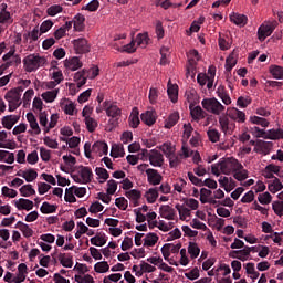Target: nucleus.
Here are the masks:
<instances>
[{"label":"nucleus","instance_id":"1","mask_svg":"<svg viewBox=\"0 0 283 283\" xmlns=\"http://www.w3.org/2000/svg\"><path fill=\"white\" fill-rule=\"evenodd\" d=\"M92 151L98 154V156H107L109 151V146L105 142H95L92 146V143L86 142L84 144V155L87 158H92Z\"/></svg>","mask_w":283,"mask_h":283},{"label":"nucleus","instance_id":"2","mask_svg":"<svg viewBox=\"0 0 283 283\" xmlns=\"http://www.w3.org/2000/svg\"><path fill=\"white\" fill-rule=\"evenodd\" d=\"M44 63H46L45 57L35 54H30L23 59L25 72H36Z\"/></svg>","mask_w":283,"mask_h":283},{"label":"nucleus","instance_id":"3","mask_svg":"<svg viewBox=\"0 0 283 283\" xmlns=\"http://www.w3.org/2000/svg\"><path fill=\"white\" fill-rule=\"evenodd\" d=\"M201 105L206 112L214 114V116H220L226 109L224 105H222L216 97L202 99Z\"/></svg>","mask_w":283,"mask_h":283},{"label":"nucleus","instance_id":"4","mask_svg":"<svg viewBox=\"0 0 283 283\" xmlns=\"http://www.w3.org/2000/svg\"><path fill=\"white\" fill-rule=\"evenodd\" d=\"M220 171L226 176H229L232 171H240V169H244V166L238 161L235 158H228L219 161Z\"/></svg>","mask_w":283,"mask_h":283},{"label":"nucleus","instance_id":"5","mask_svg":"<svg viewBox=\"0 0 283 283\" xmlns=\"http://www.w3.org/2000/svg\"><path fill=\"white\" fill-rule=\"evenodd\" d=\"M277 28V21L268 22L266 24H261L258 29V39L261 41H266L268 36H271L275 29Z\"/></svg>","mask_w":283,"mask_h":283},{"label":"nucleus","instance_id":"6","mask_svg":"<svg viewBox=\"0 0 283 283\" xmlns=\"http://www.w3.org/2000/svg\"><path fill=\"white\" fill-rule=\"evenodd\" d=\"M230 117L227 115H222L219 117V125L220 129L223 134H228V136H231L233 132H235V122L229 119Z\"/></svg>","mask_w":283,"mask_h":283},{"label":"nucleus","instance_id":"7","mask_svg":"<svg viewBox=\"0 0 283 283\" xmlns=\"http://www.w3.org/2000/svg\"><path fill=\"white\" fill-rule=\"evenodd\" d=\"M146 176L149 185H153L154 187L163 182V175H160L158 170L154 168L146 169Z\"/></svg>","mask_w":283,"mask_h":283},{"label":"nucleus","instance_id":"8","mask_svg":"<svg viewBox=\"0 0 283 283\" xmlns=\"http://www.w3.org/2000/svg\"><path fill=\"white\" fill-rule=\"evenodd\" d=\"M73 45L77 54H87V52H90V43H87L85 38L74 40Z\"/></svg>","mask_w":283,"mask_h":283},{"label":"nucleus","instance_id":"9","mask_svg":"<svg viewBox=\"0 0 283 283\" xmlns=\"http://www.w3.org/2000/svg\"><path fill=\"white\" fill-rule=\"evenodd\" d=\"M228 116L232 122L247 123V114L235 107L228 108Z\"/></svg>","mask_w":283,"mask_h":283},{"label":"nucleus","instance_id":"10","mask_svg":"<svg viewBox=\"0 0 283 283\" xmlns=\"http://www.w3.org/2000/svg\"><path fill=\"white\" fill-rule=\"evenodd\" d=\"M104 109H106V116L111 118H120L122 111L115 104H109V101L103 103Z\"/></svg>","mask_w":283,"mask_h":283},{"label":"nucleus","instance_id":"11","mask_svg":"<svg viewBox=\"0 0 283 283\" xmlns=\"http://www.w3.org/2000/svg\"><path fill=\"white\" fill-rule=\"evenodd\" d=\"M142 123L147 125L148 127H151L153 125H156V120H158V115L156 114V111H146L140 115Z\"/></svg>","mask_w":283,"mask_h":283},{"label":"nucleus","instance_id":"12","mask_svg":"<svg viewBox=\"0 0 283 283\" xmlns=\"http://www.w3.org/2000/svg\"><path fill=\"white\" fill-rule=\"evenodd\" d=\"M64 67L71 72H76V70H81V67H83V62H81V59L76 56L70 57L64 61Z\"/></svg>","mask_w":283,"mask_h":283},{"label":"nucleus","instance_id":"13","mask_svg":"<svg viewBox=\"0 0 283 283\" xmlns=\"http://www.w3.org/2000/svg\"><path fill=\"white\" fill-rule=\"evenodd\" d=\"M148 160L153 167H163V163L165 161L163 154L156 149L150 151Z\"/></svg>","mask_w":283,"mask_h":283},{"label":"nucleus","instance_id":"14","mask_svg":"<svg viewBox=\"0 0 283 283\" xmlns=\"http://www.w3.org/2000/svg\"><path fill=\"white\" fill-rule=\"evenodd\" d=\"M17 176H20V178H24L27 182H34L36 178H39V172L36 170L30 168L28 170H19L17 172Z\"/></svg>","mask_w":283,"mask_h":283},{"label":"nucleus","instance_id":"15","mask_svg":"<svg viewBox=\"0 0 283 283\" xmlns=\"http://www.w3.org/2000/svg\"><path fill=\"white\" fill-rule=\"evenodd\" d=\"M14 206L19 211H32V209H34V202L30 199L20 198L14 201Z\"/></svg>","mask_w":283,"mask_h":283},{"label":"nucleus","instance_id":"16","mask_svg":"<svg viewBox=\"0 0 283 283\" xmlns=\"http://www.w3.org/2000/svg\"><path fill=\"white\" fill-rule=\"evenodd\" d=\"M159 213L165 220H175L176 218V209L171 208L169 205L160 206Z\"/></svg>","mask_w":283,"mask_h":283},{"label":"nucleus","instance_id":"17","mask_svg":"<svg viewBox=\"0 0 283 283\" xmlns=\"http://www.w3.org/2000/svg\"><path fill=\"white\" fill-rule=\"evenodd\" d=\"M80 176L82 178V185H87V182H92L94 172H92V168H90L87 166H81L80 167Z\"/></svg>","mask_w":283,"mask_h":283},{"label":"nucleus","instance_id":"18","mask_svg":"<svg viewBox=\"0 0 283 283\" xmlns=\"http://www.w3.org/2000/svg\"><path fill=\"white\" fill-rule=\"evenodd\" d=\"M27 120L31 129L33 130V134H35V136H39V134H41V127L39 126V122L36 120V116H34V113H28Z\"/></svg>","mask_w":283,"mask_h":283},{"label":"nucleus","instance_id":"19","mask_svg":"<svg viewBox=\"0 0 283 283\" xmlns=\"http://www.w3.org/2000/svg\"><path fill=\"white\" fill-rule=\"evenodd\" d=\"M178 120H180V114L178 112L171 113L164 123L165 129H171V127H176V125H178Z\"/></svg>","mask_w":283,"mask_h":283},{"label":"nucleus","instance_id":"20","mask_svg":"<svg viewBox=\"0 0 283 283\" xmlns=\"http://www.w3.org/2000/svg\"><path fill=\"white\" fill-rule=\"evenodd\" d=\"M73 25L76 32H83L85 30V15L77 13L73 18Z\"/></svg>","mask_w":283,"mask_h":283},{"label":"nucleus","instance_id":"21","mask_svg":"<svg viewBox=\"0 0 283 283\" xmlns=\"http://www.w3.org/2000/svg\"><path fill=\"white\" fill-rule=\"evenodd\" d=\"M19 116L17 115H7L2 118V126L6 129H12L17 123H19Z\"/></svg>","mask_w":283,"mask_h":283},{"label":"nucleus","instance_id":"22","mask_svg":"<svg viewBox=\"0 0 283 283\" xmlns=\"http://www.w3.org/2000/svg\"><path fill=\"white\" fill-rule=\"evenodd\" d=\"M217 95L224 105H231V96L227 93L224 85H219L217 88Z\"/></svg>","mask_w":283,"mask_h":283},{"label":"nucleus","instance_id":"23","mask_svg":"<svg viewBox=\"0 0 283 283\" xmlns=\"http://www.w3.org/2000/svg\"><path fill=\"white\" fill-rule=\"evenodd\" d=\"M4 99L8 103H14L15 105H21V94L17 93V91L12 88L9 92H7V94L4 95Z\"/></svg>","mask_w":283,"mask_h":283},{"label":"nucleus","instance_id":"24","mask_svg":"<svg viewBox=\"0 0 283 283\" xmlns=\"http://www.w3.org/2000/svg\"><path fill=\"white\" fill-rule=\"evenodd\" d=\"M230 21L234 23L235 25H240L241 28H244L247 25V22L249 19L244 14L240 13H232L230 14Z\"/></svg>","mask_w":283,"mask_h":283},{"label":"nucleus","instance_id":"25","mask_svg":"<svg viewBox=\"0 0 283 283\" xmlns=\"http://www.w3.org/2000/svg\"><path fill=\"white\" fill-rule=\"evenodd\" d=\"M74 81L77 83V87H83L87 83V69H83L74 74Z\"/></svg>","mask_w":283,"mask_h":283},{"label":"nucleus","instance_id":"26","mask_svg":"<svg viewBox=\"0 0 283 283\" xmlns=\"http://www.w3.org/2000/svg\"><path fill=\"white\" fill-rule=\"evenodd\" d=\"M139 114L140 113L138 112V107H134L132 109L128 120H129V125H130V127H133V129H136L140 125V117H138Z\"/></svg>","mask_w":283,"mask_h":283},{"label":"nucleus","instance_id":"27","mask_svg":"<svg viewBox=\"0 0 283 283\" xmlns=\"http://www.w3.org/2000/svg\"><path fill=\"white\" fill-rule=\"evenodd\" d=\"M15 229H20L24 238H32V235H34V230H32V228H30V226L27 223H23V221H18Z\"/></svg>","mask_w":283,"mask_h":283},{"label":"nucleus","instance_id":"28","mask_svg":"<svg viewBox=\"0 0 283 283\" xmlns=\"http://www.w3.org/2000/svg\"><path fill=\"white\" fill-rule=\"evenodd\" d=\"M255 247L245 245L243 250H233V253L239 254V260H241V262H247V260H249V255H251V251H253Z\"/></svg>","mask_w":283,"mask_h":283},{"label":"nucleus","instance_id":"29","mask_svg":"<svg viewBox=\"0 0 283 283\" xmlns=\"http://www.w3.org/2000/svg\"><path fill=\"white\" fill-rule=\"evenodd\" d=\"M190 116L193 118V120H202L205 118V111L200 106L190 105Z\"/></svg>","mask_w":283,"mask_h":283},{"label":"nucleus","instance_id":"30","mask_svg":"<svg viewBox=\"0 0 283 283\" xmlns=\"http://www.w3.org/2000/svg\"><path fill=\"white\" fill-rule=\"evenodd\" d=\"M135 43L138 48H147L149 45V34L148 33H139L135 39Z\"/></svg>","mask_w":283,"mask_h":283},{"label":"nucleus","instance_id":"31","mask_svg":"<svg viewBox=\"0 0 283 283\" xmlns=\"http://www.w3.org/2000/svg\"><path fill=\"white\" fill-rule=\"evenodd\" d=\"M158 234L154 233V232H149L148 234H146L145 239H144V247H156V244L158 243Z\"/></svg>","mask_w":283,"mask_h":283},{"label":"nucleus","instance_id":"32","mask_svg":"<svg viewBox=\"0 0 283 283\" xmlns=\"http://www.w3.org/2000/svg\"><path fill=\"white\" fill-rule=\"evenodd\" d=\"M57 258L60 260V264H62V266H64L65 269H72V266H74V261H72V256L65 253H60Z\"/></svg>","mask_w":283,"mask_h":283},{"label":"nucleus","instance_id":"33","mask_svg":"<svg viewBox=\"0 0 283 283\" xmlns=\"http://www.w3.org/2000/svg\"><path fill=\"white\" fill-rule=\"evenodd\" d=\"M145 198L149 205H154L158 199V187L148 189L145 193Z\"/></svg>","mask_w":283,"mask_h":283},{"label":"nucleus","instance_id":"34","mask_svg":"<svg viewBox=\"0 0 283 283\" xmlns=\"http://www.w3.org/2000/svg\"><path fill=\"white\" fill-rule=\"evenodd\" d=\"M91 244L93 247H105L107 244V239H105V233H97L91 239Z\"/></svg>","mask_w":283,"mask_h":283},{"label":"nucleus","instance_id":"35","mask_svg":"<svg viewBox=\"0 0 283 283\" xmlns=\"http://www.w3.org/2000/svg\"><path fill=\"white\" fill-rule=\"evenodd\" d=\"M167 94L171 103H178V85L168 83Z\"/></svg>","mask_w":283,"mask_h":283},{"label":"nucleus","instance_id":"36","mask_svg":"<svg viewBox=\"0 0 283 283\" xmlns=\"http://www.w3.org/2000/svg\"><path fill=\"white\" fill-rule=\"evenodd\" d=\"M56 96H59V88L46 91L42 94V98L45 103H54V101H56Z\"/></svg>","mask_w":283,"mask_h":283},{"label":"nucleus","instance_id":"37","mask_svg":"<svg viewBox=\"0 0 283 283\" xmlns=\"http://www.w3.org/2000/svg\"><path fill=\"white\" fill-rule=\"evenodd\" d=\"M268 189L271 191V193H277V191H282L283 185L282 181H280V178H274L273 181L269 184Z\"/></svg>","mask_w":283,"mask_h":283},{"label":"nucleus","instance_id":"38","mask_svg":"<svg viewBox=\"0 0 283 283\" xmlns=\"http://www.w3.org/2000/svg\"><path fill=\"white\" fill-rule=\"evenodd\" d=\"M111 156L113 158H123L125 156V148L123 147V145L114 144L112 146Z\"/></svg>","mask_w":283,"mask_h":283},{"label":"nucleus","instance_id":"39","mask_svg":"<svg viewBox=\"0 0 283 283\" xmlns=\"http://www.w3.org/2000/svg\"><path fill=\"white\" fill-rule=\"evenodd\" d=\"M84 123H85L86 129H87V132H90V134H94V132H96V127H98V122H96V119H94V117L84 118Z\"/></svg>","mask_w":283,"mask_h":283},{"label":"nucleus","instance_id":"40","mask_svg":"<svg viewBox=\"0 0 283 283\" xmlns=\"http://www.w3.org/2000/svg\"><path fill=\"white\" fill-rule=\"evenodd\" d=\"M283 139V129L277 128V129H270L269 130V137L268 140H282Z\"/></svg>","mask_w":283,"mask_h":283},{"label":"nucleus","instance_id":"41","mask_svg":"<svg viewBox=\"0 0 283 283\" xmlns=\"http://www.w3.org/2000/svg\"><path fill=\"white\" fill-rule=\"evenodd\" d=\"M188 253L191 258V260H196L198 255H200V248L198 247V243L190 242L188 245Z\"/></svg>","mask_w":283,"mask_h":283},{"label":"nucleus","instance_id":"42","mask_svg":"<svg viewBox=\"0 0 283 283\" xmlns=\"http://www.w3.org/2000/svg\"><path fill=\"white\" fill-rule=\"evenodd\" d=\"M20 193L23 198H30V196H34L36 193V190L32 188V185L28 184L20 188Z\"/></svg>","mask_w":283,"mask_h":283},{"label":"nucleus","instance_id":"43","mask_svg":"<svg viewBox=\"0 0 283 283\" xmlns=\"http://www.w3.org/2000/svg\"><path fill=\"white\" fill-rule=\"evenodd\" d=\"M175 209H177L179 216H180V220H185V218H189V216H191V210H189V208L181 206L180 203H177L175 206Z\"/></svg>","mask_w":283,"mask_h":283},{"label":"nucleus","instance_id":"44","mask_svg":"<svg viewBox=\"0 0 283 283\" xmlns=\"http://www.w3.org/2000/svg\"><path fill=\"white\" fill-rule=\"evenodd\" d=\"M270 74H272L273 78L282 80L283 78V67L280 65H271Z\"/></svg>","mask_w":283,"mask_h":283},{"label":"nucleus","instance_id":"45","mask_svg":"<svg viewBox=\"0 0 283 283\" xmlns=\"http://www.w3.org/2000/svg\"><path fill=\"white\" fill-rule=\"evenodd\" d=\"M253 103V99L250 96H240L237 99V105L241 109H247V106Z\"/></svg>","mask_w":283,"mask_h":283},{"label":"nucleus","instance_id":"46","mask_svg":"<svg viewBox=\"0 0 283 283\" xmlns=\"http://www.w3.org/2000/svg\"><path fill=\"white\" fill-rule=\"evenodd\" d=\"M250 123L253 125H260L261 127H269L270 123L264 117L260 116H250Z\"/></svg>","mask_w":283,"mask_h":283},{"label":"nucleus","instance_id":"47","mask_svg":"<svg viewBox=\"0 0 283 283\" xmlns=\"http://www.w3.org/2000/svg\"><path fill=\"white\" fill-rule=\"evenodd\" d=\"M40 211L41 213H44V214L56 213V206L50 205V202L45 201L42 203Z\"/></svg>","mask_w":283,"mask_h":283},{"label":"nucleus","instance_id":"48","mask_svg":"<svg viewBox=\"0 0 283 283\" xmlns=\"http://www.w3.org/2000/svg\"><path fill=\"white\" fill-rule=\"evenodd\" d=\"M94 271L96 273H107V271H109V263H107V261L97 262L94 265Z\"/></svg>","mask_w":283,"mask_h":283},{"label":"nucleus","instance_id":"49","mask_svg":"<svg viewBox=\"0 0 283 283\" xmlns=\"http://www.w3.org/2000/svg\"><path fill=\"white\" fill-rule=\"evenodd\" d=\"M207 134L210 143H218L220 140V132L218 129L209 128Z\"/></svg>","mask_w":283,"mask_h":283},{"label":"nucleus","instance_id":"50","mask_svg":"<svg viewBox=\"0 0 283 283\" xmlns=\"http://www.w3.org/2000/svg\"><path fill=\"white\" fill-rule=\"evenodd\" d=\"M74 189H75V186L66 188L65 196H64L65 202H71V203L76 202V197L74 196Z\"/></svg>","mask_w":283,"mask_h":283},{"label":"nucleus","instance_id":"51","mask_svg":"<svg viewBox=\"0 0 283 283\" xmlns=\"http://www.w3.org/2000/svg\"><path fill=\"white\" fill-rule=\"evenodd\" d=\"M63 12V7L61 4H53L46 9V14L49 17H56V14H61Z\"/></svg>","mask_w":283,"mask_h":283},{"label":"nucleus","instance_id":"52","mask_svg":"<svg viewBox=\"0 0 283 283\" xmlns=\"http://www.w3.org/2000/svg\"><path fill=\"white\" fill-rule=\"evenodd\" d=\"M233 178L238 180L239 182H242V180H247L249 178V171L245 169L235 170L233 174Z\"/></svg>","mask_w":283,"mask_h":283},{"label":"nucleus","instance_id":"53","mask_svg":"<svg viewBox=\"0 0 283 283\" xmlns=\"http://www.w3.org/2000/svg\"><path fill=\"white\" fill-rule=\"evenodd\" d=\"M211 193H213V191H211L210 189H207V188H201L200 189V202H201V205H207L208 199L211 198Z\"/></svg>","mask_w":283,"mask_h":283},{"label":"nucleus","instance_id":"54","mask_svg":"<svg viewBox=\"0 0 283 283\" xmlns=\"http://www.w3.org/2000/svg\"><path fill=\"white\" fill-rule=\"evenodd\" d=\"M252 133L256 138H264L265 140H269V130L261 129L260 127L255 126L252 128Z\"/></svg>","mask_w":283,"mask_h":283},{"label":"nucleus","instance_id":"55","mask_svg":"<svg viewBox=\"0 0 283 283\" xmlns=\"http://www.w3.org/2000/svg\"><path fill=\"white\" fill-rule=\"evenodd\" d=\"M95 174H96V176L102 178L103 181H99L101 184H103V182H105V180L109 179V172L107 171V169H105L103 167H97L95 169Z\"/></svg>","mask_w":283,"mask_h":283},{"label":"nucleus","instance_id":"56","mask_svg":"<svg viewBox=\"0 0 283 283\" xmlns=\"http://www.w3.org/2000/svg\"><path fill=\"white\" fill-rule=\"evenodd\" d=\"M125 196L126 198H128V200H139L143 197V193L137 189H133V190L126 191Z\"/></svg>","mask_w":283,"mask_h":283},{"label":"nucleus","instance_id":"57","mask_svg":"<svg viewBox=\"0 0 283 283\" xmlns=\"http://www.w3.org/2000/svg\"><path fill=\"white\" fill-rule=\"evenodd\" d=\"M258 200L260 205H271V200H273V197L270 192H263L259 195Z\"/></svg>","mask_w":283,"mask_h":283},{"label":"nucleus","instance_id":"58","mask_svg":"<svg viewBox=\"0 0 283 283\" xmlns=\"http://www.w3.org/2000/svg\"><path fill=\"white\" fill-rule=\"evenodd\" d=\"M116 189H118V184L116 182V180H108L106 193H108V196H114V193H116Z\"/></svg>","mask_w":283,"mask_h":283},{"label":"nucleus","instance_id":"59","mask_svg":"<svg viewBox=\"0 0 283 283\" xmlns=\"http://www.w3.org/2000/svg\"><path fill=\"white\" fill-rule=\"evenodd\" d=\"M12 15L10 14V11H6V9H2L0 12V23H12Z\"/></svg>","mask_w":283,"mask_h":283},{"label":"nucleus","instance_id":"60","mask_svg":"<svg viewBox=\"0 0 283 283\" xmlns=\"http://www.w3.org/2000/svg\"><path fill=\"white\" fill-rule=\"evenodd\" d=\"M101 73V69L98 66H93L90 70L86 69V77L90 78L91 81H94L96 76Z\"/></svg>","mask_w":283,"mask_h":283},{"label":"nucleus","instance_id":"61","mask_svg":"<svg viewBox=\"0 0 283 283\" xmlns=\"http://www.w3.org/2000/svg\"><path fill=\"white\" fill-rule=\"evenodd\" d=\"M272 209L276 216L282 218L283 216V201H274L272 203Z\"/></svg>","mask_w":283,"mask_h":283},{"label":"nucleus","instance_id":"62","mask_svg":"<svg viewBox=\"0 0 283 283\" xmlns=\"http://www.w3.org/2000/svg\"><path fill=\"white\" fill-rule=\"evenodd\" d=\"M237 64H238V60H235V57H233V56L227 57V60H226V72H231V70H233Z\"/></svg>","mask_w":283,"mask_h":283},{"label":"nucleus","instance_id":"63","mask_svg":"<svg viewBox=\"0 0 283 283\" xmlns=\"http://www.w3.org/2000/svg\"><path fill=\"white\" fill-rule=\"evenodd\" d=\"M19 192L14 189H10L8 186L2 187V196H6V198H17Z\"/></svg>","mask_w":283,"mask_h":283},{"label":"nucleus","instance_id":"64","mask_svg":"<svg viewBox=\"0 0 283 283\" xmlns=\"http://www.w3.org/2000/svg\"><path fill=\"white\" fill-rule=\"evenodd\" d=\"M27 163L29 165H36L39 163V153L36 150H33L27 156Z\"/></svg>","mask_w":283,"mask_h":283}]
</instances>
